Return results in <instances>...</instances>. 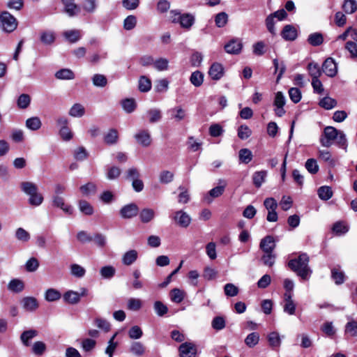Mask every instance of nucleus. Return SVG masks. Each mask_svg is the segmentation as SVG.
<instances>
[{
  "instance_id": "1",
  "label": "nucleus",
  "mask_w": 357,
  "mask_h": 357,
  "mask_svg": "<svg viewBox=\"0 0 357 357\" xmlns=\"http://www.w3.org/2000/svg\"><path fill=\"white\" fill-rule=\"evenodd\" d=\"M309 257L306 253L301 254L298 258L291 259L288 262L289 267L303 280H308L312 270L309 267Z\"/></svg>"
},
{
  "instance_id": "2",
  "label": "nucleus",
  "mask_w": 357,
  "mask_h": 357,
  "mask_svg": "<svg viewBox=\"0 0 357 357\" xmlns=\"http://www.w3.org/2000/svg\"><path fill=\"white\" fill-rule=\"evenodd\" d=\"M21 190L29 196L28 202L31 206H38L43 202V196L38 192L37 185L29 181H24L21 183Z\"/></svg>"
},
{
  "instance_id": "3",
  "label": "nucleus",
  "mask_w": 357,
  "mask_h": 357,
  "mask_svg": "<svg viewBox=\"0 0 357 357\" xmlns=\"http://www.w3.org/2000/svg\"><path fill=\"white\" fill-rule=\"evenodd\" d=\"M172 22L178 23L184 29L190 30L195 24V16L191 13H181L177 10H172L170 12Z\"/></svg>"
},
{
  "instance_id": "4",
  "label": "nucleus",
  "mask_w": 357,
  "mask_h": 357,
  "mask_svg": "<svg viewBox=\"0 0 357 357\" xmlns=\"http://www.w3.org/2000/svg\"><path fill=\"white\" fill-rule=\"evenodd\" d=\"M0 22L3 30L11 33L17 29V21L16 18L8 11H3L0 15Z\"/></svg>"
},
{
  "instance_id": "5",
  "label": "nucleus",
  "mask_w": 357,
  "mask_h": 357,
  "mask_svg": "<svg viewBox=\"0 0 357 357\" xmlns=\"http://www.w3.org/2000/svg\"><path fill=\"white\" fill-rule=\"evenodd\" d=\"M339 130H337L334 127L327 126L324 130V133L320 138V143L324 147H330L335 142Z\"/></svg>"
},
{
  "instance_id": "6",
  "label": "nucleus",
  "mask_w": 357,
  "mask_h": 357,
  "mask_svg": "<svg viewBox=\"0 0 357 357\" xmlns=\"http://www.w3.org/2000/svg\"><path fill=\"white\" fill-rule=\"evenodd\" d=\"M321 69L328 77H333L337 73V64L333 58L328 57L323 63Z\"/></svg>"
},
{
  "instance_id": "7",
  "label": "nucleus",
  "mask_w": 357,
  "mask_h": 357,
  "mask_svg": "<svg viewBox=\"0 0 357 357\" xmlns=\"http://www.w3.org/2000/svg\"><path fill=\"white\" fill-rule=\"evenodd\" d=\"M139 213V207L135 203H130L123 206L119 211L121 217L123 219H131Z\"/></svg>"
},
{
  "instance_id": "8",
  "label": "nucleus",
  "mask_w": 357,
  "mask_h": 357,
  "mask_svg": "<svg viewBox=\"0 0 357 357\" xmlns=\"http://www.w3.org/2000/svg\"><path fill=\"white\" fill-rule=\"evenodd\" d=\"M178 351L180 357H195L197 353L195 346L190 342L182 343L178 347Z\"/></svg>"
},
{
  "instance_id": "9",
  "label": "nucleus",
  "mask_w": 357,
  "mask_h": 357,
  "mask_svg": "<svg viewBox=\"0 0 357 357\" xmlns=\"http://www.w3.org/2000/svg\"><path fill=\"white\" fill-rule=\"evenodd\" d=\"M284 305L283 310L284 312L287 313L289 315H293L295 314L296 311V304L294 303V300L292 299L291 293L285 292L284 294Z\"/></svg>"
},
{
  "instance_id": "10",
  "label": "nucleus",
  "mask_w": 357,
  "mask_h": 357,
  "mask_svg": "<svg viewBox=\"0 0 357 357\" xmlns=\"http://www.w3.org/2000/svg\"><path fill=\"white\" fill-rule=\"evenodd\" d=\"M135 138L138 144L147 147L151 144V135L147 130H141L135 135Z\"/></svg>"
},
{
  "instance_id": "11",
  "label": "nucleus",
  "mask_w": 357,
  "mask_h": 357,
  "mask_svg": "<svg viewBox=\"0 0 357 357\" xmlns=\"http://www.w3.org/2000/svg\"><path fill=\"white\" fill-rule=\"evenodd\" d=\"M75 0H62L64 10L69 17H74L80 13V7L74 3Z\"/></svg>"
},
{
  "instance_id": "12",
  "label": "nucleus",
  "mask_w": 357,
  "mask_h": 357,
  "mask_svg": "<svg viewBox=\"0 0 357 357\" xmlns=\"http://www.w3.org/2000/svg\"><path fill=\"white\" fill-rule=\"evenodd\" d=\"M52 206L54 207L60 208L65 213L72 214L73 209L71 206L65 204L64 199L59 195L52 196Z\"/></svg>"
},
{
  "instance_id": "13",
  "label": "nucleus",
  "mask_w": 357,
  "mask_h": 357,
  "mask_svg": "<svg viewBox=\"0 0 357 357\" xmlns=\"http://www.w3.org/2000/svg\"><path fill=\"white\" fill-rule=\"evenodd\" d=\"M219 183L222 185L212 188L208 192V195L205 197L204 199L208 204L212 202L211 198L218 197L224 192L226 185L225 181L224 180H220Z\"/></svg>"
},
{
  "instance_id": "14",
  "label": "nucleus",
  "mask_w": 357,
  "mask_h": 357,
  "mask_svg": "<svg viewBox=\"0 0 357 357\" xmlns=\"http://www.w3.org/2000/svg\"><path fill=\"white\" fill-rule=\"evenodd\" d=\"M208 75L212 79L219 80L224 75V68L219 63H213L208 70Z\"/></svg>"
},
{
  "instance_id": "15",
  "label": "nucleus",
  "mask_w": 357,
  "mask_h": 357,
  "mask_svg": "<svg viewBox=\"0 0 357 357\" xmlns=\"http://www.w3.org/2000/svg\"><path fill=\"white\" fill-rule=\"evenodd\" d=\"M174 218L179 226L184 228L188 227L191 222L190 217L183 211H176Z\"/></svg>"
},
{
  "instance_id": "16",
  "label": "nucleus",
  "mask_w": 357,
  "mask_h": 357,
  "mask_svg": "<svg viewBox=\"0 0 357 357\" xmlns=\"http://www.w3.org/2000/svg\"><path fill=\"white\" fill-rule=\"evenodd\" d=\"M260 248L264 252H273L275 248V243L273 237L267 236L260 243Z\"/></svg>"
},
{
  "instance_id": "17",
  "label": "nucleus",
  "mask_w": 357,
  "mask_h": 357,
  "mask_svg": "<svg viewBox=\"0 0 357 357\" xmlns=\"http://www.w3.org/2000/svg\"><path fill=\"white\" fill-rule=\"evenodd\" d=\"M23 307L26 311H34L38 307V303L34 297H24L21 301Z\"/></svg>"
},
{
  "instance_id": "18",
  "label": "nucleus",
  "mask_w": 357,
  "mask_h": 357,
  "mask_svg": "<svg viewBox=\"0 0 357 357\" xmlns=\"http://www.w3.org/2000/svg\"><path fill=\"white\" fill-rule=\"evenodd\" d=\"M243 45L238 40H231L225 45V51L229 54H238L242 49Z\"/></svg>"
},
{
  "instance_id": "19",
  "label": "nucleus",
  "mask_w": 357,
  "mask_h": 357,
  "mask_svg": "<svg viewBox=\"0 0 357 357\" xmlns=\"http://www.w3.org/2000/svg\"><path fill=\"white\" fill-rule=\"evenodd\" d=\"M24 289V284L23 281L20 279H12L8 284V289L13 293H20L22 292Z\"/></svg>"
},
{
  "instance_id": "20",
  "label": "nucleus",
  "mask_w": 357,
  "mask_h": 357,
  "mask_svg": "<svg viewBox=\"0 0 357 357\" xmlns=\"http://www.w3.org/2000/svg\"><path fill=\"white\" fill-rule=\"evenodd\" d=\"M54 76L56 79L61 80H71L75 77L74 72L69 68L60 69L56 72Z\"/></svg>"
},
{
  "instance_id": "21",
  "label": "nucleus",
  "mask_w": 357,
  "mask_h": 357,
  "mask_svg": "<svg viewBox=\"0 0 357 357\" xmlns=\"http://www.w3.org/2000/svg\"><path fill=\"white\" fill-rule=\"evenodd\" d=\"M282 36L286 40H294L297 37V31L292 25H286L282 31Z\"/></svg>"
},
{
  "instance_id": "22",
  "label": "nucleus",
  "mask_w": 357,
  "mask_h": 357,
  "mask_svg": "<svg viewBox=\"0 0 357 357\" xmlns=\"http://www.w3.org/2000/svg\"><path fill=\"white\" fill-rule=\"evenodd\" d=\"M38 335V331L34 329H30L24 331L20 335V340L25 347L30 346V340Z\"/></svg>"
},
{
  "instance_id": "23",
  "label": "nucleus",
  "mask_w": 357,
  "mask_h": 357,
  "mask_svg": "<svg viewBox=\"0 0 357 357\" xmlns=\"http://www.w3.org/2000/svg\"><path fill=\"white\" fill-rule=\"evenodd\" d=\"M155 218V211L149 208H143L139 213V219L143 223H148Z\"/></svg>"
},
{
  "instance_id": "24",
  "label": "nucleus",
  "mask_w": 357,
  "mask_h": 357,
  "mask_svg": "<svg viewBox=\"0 0 357 357\" xmlns=\"http://www.w3.org/2000/svg\"><path fill=\"white\" fill-rule=\"evenodd\" d=\"M137 256L138 254L135 250H130L123 255L122 262L124 265L130 266L137 260Z\"/></svg>"
},
{
  "instance_id": "25",
  "label": "nucleus",
  "mask_w": 357,
  "mask_h": 357,
  "mask_svg": "<svg viewBox=\"0 0 357 357\" xmlns=\"http://www.w3.org/2000/svg\"><path fill=\"white\" fill-rule=\"evenodd\" d=\"M146 349L144 344L140 342H132L130 351L133 355L137 357L142 356L145 353Z\"/></svg>"
},
{
  "instance_id": "26",
  "label": "nucleus",
  "mask_w": 357,
  "mask_h": 357,
  "mask_svg": "<svg viewBox=\"0 0 357 357\" xmlns=\"http://www.w3.org/2000/svg\"><path fill=\"white\" fill-rule=\"evenodd\" d=\"M267 172L265 170L256 172L252 176V181L255 187L260 188L265 182Z\"/></svg>"
},
{
  "instance_id": "27",
  "label": "nucleus",
  "mask_w": 357,
  "mask_h": 357,
  "mask_svg": "<svg viewBox=\"0 0 357 357\" xmlns=\"http://www.w3.org/2000/svg\"><path fill=\"white\" fill-rule=\"evenodd\" d=\"M63 300L70 304H77L80 301L79 292L69 290L63 294Z\"/></svg>"
},
{
  "instance_id": "28",
  "label": "nucleus",
  "mask_w": 357,
  "mask_h": 357,
  "mask_svg": "<svg viewBox=\"0 0 357 357\" xmlns=\"http://www.w3.org/2000/svg\"><path fill=\"white\" fill-rule=\"evenodd\" d=\"M121 103L124 111L128 114L133 112L137 107L136 102L133 98L123 99Z\"/></svg>"
},
{
  "instance_id": "29",
  "label": "nucleus",
  "mask_w": 357,
  "mask_h": 357,
  "mask_svg": "<svg viewBox=\"0 0 357 357\" xmlns=\"http://www.w3.org/2000/svg\"><path fill=\"white\" fill-rule=\"evenodd\" d=\"M268 341L269 345L275 349H278L280 347L281 337L277 332H272L269 333L268 335Z\"/></svg>"
},
{
  "instance_id": "30",
  "label": "nucleus",
  "mask_w": 357,
  "mask_h": 357,
  "mask_svg": "<svg viewBox=\"0 0 357 357\" xmlns=\"http://www.w3.org/2000/svg\"><path fill=\"white\" fill-rule=\"evenodd\" d=\"M119 135L117 130L112 128L105 135L104 141L107 144L113 145L117 143Z\"/></svg>"
},
{
  "instance_id": "31",
  "label": "nucleus",
  "mask_w": 357,
  "mask_h": 357,
  "mask_svg": "<svg viewBox=\"0 0 357 357\" xmlns=\"http://www.w3.org/2000/svg\"><path fill=\"white\" fill-rule=\"evenodd\" d=\"M146 114L149 117L150 123L158 122L162 119V112L157 108L151 109L147 111Z\"/></svg>"
},
{
  "instance_id": "32",
  "label": "nucleus",
  "mask_w": 357,
  "mask_h": 357,
  "mask_svg": "<svg viewBox=\"0 0 357 357\" xmlns=\"http://www.w3.org/2000/svg\"><path fill=\"white\" fill-rule=\"evenodd\" d=\"M93 86L103 88L107 84V79L105 75L102 74H94L91 77Z\"/></svg>"
},
{
  "instance_id": "33",
  "label": "nucleus",
  "mask_w": 357,
  "mask_h": 357,
  "mask_svg": "<svg viewBox=\"0 0 357 357\" xmlns=\"http://www.w3.org/2000/svg\"><path fill=\"white\" fill-rule=\"evenodd\" d=\"M42 122L39 117L33 116L26 121V126L31 130H38L41 128Z\"/></svg>"
},
{
  "instance_id": "34",
  "label": "nucleus",
  "mask_w": 357,
  "mask_h": 357,
  "mask_svg": "<svg viewBox=\"0 0 357 357\" xmlns=\"http://www.w3.org/2000/svg\"><path fill=\"white\" fill-rule=\"evenodd\" d=\"M307 70L312 79L319 78L322 74V69L321 70L318 63L311 62L307 66Z\"/></svg>"
},
{
  "instance_id": "35",
  "label": "nucleus",
  "mask_w": 357,
  "mask_h": 357,
  "mask_svg": "<svg viewBox=\"0 0 357 357\" xmlns=\"http://www.w3.org/2000/svg\"><path fill=\"white\" fill-rule=\"evenodd\" d=\"M307 42L312 46L321 45L324 42V36L319 32L311 33L307 38Z\"/></svg>"
},
{
  "instance_id": "36",
  "label": "nucleus",
  "mask_w": 357,
  "mask_h": 357,
  "mask_svg": "<svg viewBox=\"0 0 357 357\" xmlns=\"http://www.w3.org/2000/svg\"><path fill=\"white\" fill-rule=\"evenodd\" d=\"M331 278L337 285H340L344 282L345 275L343 271L333 268L331 269Z\"/></svg>"
},
{
  "instance_id": "37",
  "label": "nucleus",
  "mask_w": 357,
  "mask_h": 357,
  "mask_svg": "<svg viewBox=\"0 0 357 357\" xmlns=\"http://www.w3.org/2000/svg\"><path fill=\"white\" fill-rule=\"evenodd\" d=\"M138 89L141 92L146 93L151 89V82L146 76L142 75L139 77Z\"/></svg>"
},
{
  "instance_id": "38",
  "label": "nucleus",
  "mask_w": 357,
  "mask_h": 357,
  "mask_svg": "<svg viewBox=\"0 0 357 357\" xmlns=\"http://www.w3.org/2000/svg\"><path fill=\"white\" fill-rule=\"evenodd\" d=\"M169 295L171 301L176 303H181L185 297L184 291L177 288L172 289Z\"/></svg>"
},
{
  "instance_id": "39",
  "label": "nucleus",
  "mask_w": 357,
  "mask_h": 357,
  "mask_svg": "<svg viewBox=\"0 0 357 357\" xmlns=\"http://www.w3.org/2000/svg\"><path fill=\"white\" fill-rule=\"evenodd\" d=\"M63 36L70 43H76L81 38L80 31L77 29L66 31L63 33Z\"/></svg>"
},
{
  "instance_id": "40",
  "label": "nucleus",
  "mask_w": 357,
  "mask_h": 357,
  "mask_svg": "<svg viewBox=\"0 0 357 357\" xmlns=\"http://www.w3.org/2000/svg\"><path fill=\"white\" fill-rule=\"evenodd\" d=\"M61 293L58 290L53 288L48 289L45 294V298L49 302L58 301L61 298Z\"/></svg>"
},
{
  "instance_id": "41",
  "label": "nucleus",
  "mask_w": 357,
  "mask_h": 357,
  "mask_svg": "<svg viewBox=\"0 0 357 357\" xmlns=\"http://www.w3.org/2000/svg\"><path fill=\"white\" fill-rule=\"evenodd\" d=\"M55 40V34L51 31H45L40 33V41L45 45H52Z\"/></svg>"
},
{
  "instance_id": "42",
  "label": "nucleus",
  "mask_w": 357,
  "mask_h": 357,
  "mask_svg": "<svg viewBox=\"0 0 357 357\" xmlns=\"http://www.w3.org/2000/svg\"><path fill=\"white\" fill-rule=\"evenodd\" d=\"M190 81L195 86L199 87L203 84L204 74L199 70H196L191 74Z\"/></svg>"
},
{
  "instance_id": "43",
  "label": "nucleus",
  "mask_w": 357,
  "mask_h": 357,
  "mask_svg": "<svg viewBox=\"0 0 357 357\" xmlns=\"http://www.w3.org/2000/svg\"><path fill=\"white\" fill-rule=\"evenodd\" d=\"M215 23L217 27H224L228 22V15L225 12H220L214 17Z\"/></svg>"
},
{
  "instance_id": "44",
  "label": "nucleus",
  "mask_w": 357,
  "mask_h": 357,
  "mask_svg": "<svg viewBox=\"0 0 357 357\" xmlns=\"http://www.w3.org/2000/svg\"><path fill=\"white\" fill-rule=\"evenodd\" d=\"M333 190L329 186H321L318 189L319 197L324 201H327L333 196Z\"/></svg>"
},
{
  "instance_id": "45",
  "label": "nucleus",
  "mask_w": 357,
  "mask_h": 357,
  "mask_svg": "<svg viewBox=\"0 0 357 357\" xmlns=\"http://www.w3.org/2000/svg\"><path fill=\"white\" fill-rule=\"evenodd\" d=\"M31 103V97L29 94L22 93L17 100V105L20 109H26Z\"/></svg>"
},
{
  "instance_id": "46",
  "label": "nucleus",
  "mask_w": 357,
  "mask_h": 357,
  "mask_svg": "<svg viewBox=\"0 0 357 357\" xmlns=\"http://www.w3.org/2000/svg\"><path fill=\"white\" fill-rule=\"evenodd\" d=\"M153 309L156 314L163 317L168 312V307L162 301H157L153 304Z\"/></svg>"
},
{
  "instance_id": "47",
  "label": "nucleus",
  "mask_w": 357,
  "mask_h": 357,
  "mask_svg": "<svg viewBox=\"0 0 357 357\" xmlns=\"http://www.w3.org/2000/svg\"><path fill=\"white\" fill-rule=\"evenodd\" d=\"M84 107L79 103L74 104L69 110V115L73 117H81L84 114Z\"/></svg>"
},
{
  "instance_id": "48",
  "label": "nucleus",
  "mask_w": 357,
  "mask_h": 357,
  "mask_svg": "<svg viewBox=\"0 0 357 357\" xmlns=\"http://www.w3.org/2000/svg\"><path fill=\"white\" fill-rule=\"evenodd\" d=\"M342 8L346 13L352 14L357 10V2L355 0H344Z\"/></svg>"
},
{
  "instance_id": "49",
  "label": "nucleus",
  "mask_w": 357,
  "mask_h": 357,
  "mask_svg": "<svg viewBox=\"0 0 357 357\" xmlns=\"http://www.w3.org/2000/svg\"><path fill=\"white\" fill-rule=\"evenodd\" d=\"M78 205L80 211L84 214L91 215L93 213V208L87 201L80 200Z\"/></svg>"
},
{
  "instance_id": "50",
  "label": "nucleus",
  "mask_w": 357,
  "mask_h": 357,
  "mask_svg": "<svg viewBox=\"0 0 357 357\" xmlns=\"http://www.w3.org/2000/svg\"><path fill=\"white\" fill-rule=\"evenodd\" d=\"M116 273L115 268L112 266H105L100 268V273L104 279L112 278Z\"/></svg>"
},
{
  "instance_id": "51",
  "label": "nucleus",
  "mask_w": 357,
  "mask_h": 357,
  "mask_svg": "<svg viewBox=\"0 0 357 357\" xmlns=\"http://www.w3.org/2000/svg\"><path fill=\"white\" fill-rule=\"evenodd\" d=\"M168 112L171 114L172 119H175L178 121H182L185 116L184 109L180 107L172 108Z\"/></svg>"
},
{
  "instance_id": "52",
  "label": "nucleus",
  "mask_w": 357,
  "mask_h": 357,
  "mask_svg": "<svg viewBox=\"0 0 357 357\" xmlns=\"http://www.w3.org/2000/svg\"><path fill=\"white\" fill-rule=\"evenodd\" d=\"M345 334H349L351 336H357V321L351 319L345 325Z\"/></svg>"
},
{
  "instance_id": "53",
  "label": "nucleus",
  "mask_w": 357,
  "mask_h": 357,
  "mask_svg": "<svg viewBox=\"0 0 357 357\" xmlns=\"http://www.w3.org/2000/svg\"><path fill=\"white\" fill-rule=\"evenodd\" d=\"M80 191L84 196L94 195L96 192V185L93 183H88L80 187Z\"/></svg>"
},
{
  "instance_id": "54",
  "label": "nucleus",
  "mask_w": 357,
  "mask_h": 357,
  "mask_svg": "<svg viewBox=\"0 0 357 357\" xmlns=\"http://www.w3.org/2000/svg\"><path fill=\"white\" fill-rule=\"evenodd\" d=\"M15 238L23 243L28 242L30 240V234L24 229L20 227L15 231Z\"/></svg>"
},
{
  "instance_id": "55",
  "label": "nucleus",
  "mask_w": 357,
  "mask_h": 357,
  "mask_svg": "<svg viewBox=\"0 0 357 357\" xmlns=\"http://www.w3.org/2000/svg\"><path fill=\"white\" fill-rule=\"evenodd\" d=\"M319 105L326 109H331L337 105V101L335 99L327 96L320 100Z\"/></svg>"
},
{
  "instance_id": "56",
  "label": "nucleus",
  "mask_w": 357,
  "mask_h": 357,
  "mask_svg": "<svg viewBox=\"0 0 357 357\" xmlns=\"http://www.w3.org/2000/svg\"><path fill=\"white\" fill-rule=\"evenodd\" d=\"M174 179V174L168 170L162 171L159 175V181L161 183L167 184Z\"/></svg>"
},
{
  "instance_id": "57",
  "label": "nucleus",
  "mask_w": 357,
  "mask_h": 357,
  "mask_svg": "<svg viewBox=\"0 0 357 357\" xmlns=\"http://www.w3.org/2000/svg\"><path fill=\"white\" fill-rule=\"evenodd\" d=\"M137 24V17L135 15H128L123 21V28L130 31L133 29Z\"/></svg>"
},
{
  "instance_id": "58",
  "label": "nucleus",
  "mask_w": 357,
  "mask_h": 357,
  "mask_svg": "<svg viewBox=\"0 0 357 357\" xmlns=\"http://www.w3.org/2000/svg\"><path fill=\"white\" fill-rule=\"evenodd\" d=\"M46 350V345L43 342L37 341L32 347V352L37 356H41Z\"/></svg>"
},
{
  "instance_id": "59",
  "label": "nucleus",
  "mask_w": 357,
  "mask_h": 357,
  "mask_svg": "<svg viewBox=\"0 0 357 357\" xmlns=\"http://www.w3.org/2000/svg\"><path fill=\"white\" fill-rule=\"evenodd\" d=\"M305 167L310 174H316L319 171V166L316 160L310 158L305 162Z\"/></svg>"
},
{
  "instance_id": "60",
  "label": "nucleus",
  "mask_w": 357,
  "mask_h": 357,
  "mask_svg": "<svg viewBox=\"0 0 357 357\" xmlns=\"http://www.w3.org/2000/svg\"><path fill=\"white\" fill-rule=\"evenodd\" d=\"M224 291L227 296L233 297L238 294V289L232 283H227L224 287Z\"/></svg>"
},
{
  "instance_id": "61",
  "label": "nucleus",
  "mask_w": 357,
  "mask_h": 357,
  "mask_svg": "<svg viewBox=\"0 0 357 357\" xmlns=\"http://www.w3.org/2000/svg\"><path fill=\"white\" fill-rule=\"evenodd\" d=\"M96 344V341L93 339L85 338L82 341V348L86 352L92 351L95 348Z\"/></svg>"
},
{
  "instance_id": "62",
  "label": "nucleus",
  "mask_w": 357,
  "mask_h": 357,
  "mask_svg": "<svg viewBox=\"0 0 357 357\" xmlns=\"http://www.w3.org/2000/svg\"><path fill=\"white\" fill-rule=\"evenodd\" d=\"M259 341V334L257 332H252L247 335V346L254 347Z\"/></svg>"
},
{
  "instance_id": "63",
  "label": "nucleus",
  "mask_w": 357,
  "mask_h": 357,
  "mask_svg": "<svg viewBox=\"0 0 357 357\" xmlns=\"http://www.w3.org/2000/svg\"><path fill=\"white\" fill-rule=\"evenodd\" d=\"M38 267V260L35 257L30 258L25 264V268L28 272H34Z\"/></svg>"
},
{
  "instance_id": "64",
  "label": "nucleus",
  "mask_w": 357,
  "mask_h": 357,
  "mask_svg": "<svg viewBox=\"0 0 357 357\" xmlns=\"http://www.w3.org/2000/svg\"><path fill=\"white\" fill-rule=\"evenodd\" d=\"M345 49L349 52L351 59L357 58V45L353 41H348L345 45Z\"/></svg>"
}]
</instances>
